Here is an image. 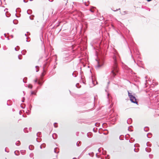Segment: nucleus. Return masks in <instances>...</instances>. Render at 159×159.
<instances>
[{"label": "nucleus", "instance_id": "obj_8", "mask_svg": "<svg viewBox=\"0 0 159 159\" xmlns=\"http://www.w3.org/2000/svg\"><path fill=\"white\" fill-rule=\"evenodd\" d=\"M35 82H36L37 81V79H36L35 80Z\"/></svg>", "mask_w": 159, "mask_h": 159}, {"label": "nucleus", "instance_id": "obj_6", "mask_svg": "<svg viewBox=\"0 0 159 159\" xmlns=\"http://www.w3.org/2000/svg\"><path fill=\"white\" fill-rule=\"evenodd\" d=\"M44 75H45V74H44V72H43V73H42V74L41 75V76H42V77Z\"/></svg>", "mask_w": 159, "mask_h": 159}, {"label": "nucleus", "instance_id": "obj_7", "mask_svg": "<svg viewBox=\"0 0 159 159\" xmlns=\"http://www.w3.org/2000/svg\"><path fill=\"white\" fill-rule=\"evenodd\" d=\"M90 11L92 12H93L94 11L93 10V9L92 8L90 9Z\"/></svg>", "mask_w": 159, "mask_h": 159}, {"label": "nucleus", "instance_id": "obj_3", "mask_svg": "<svg viewBox=\"0 0 159 159\" xmlns=\"http://www.w3.org/2000/svg\"><path fill=\"white\" fill-rule=\"evenodd\" d=\"M28 87L30 89H32V88L33 86L31 84H29L28 85Z\"/></svg>", "mask_w": 159, "mask_h": 159}, {"label": "nucleus", "instance_id": "obj_5", "mask_svg": "<svg viewBox=\"0 0 159 159\" xmlns=\"http://www.w3.org/2000/svg\"><path fill=\"white\" fill-rule=\"evenodd\" d=\"M98 66L99 67H100L102 65H100L99 63V62H98Z\"/></svg>", "mask_w": 159, "mask_h": 159}, {"label": "nucleus", "instance_id": "obj_2", "mask_svg": "<svg viewBox=\"0 0 159 159\" xmlns=\"http://www.w3.org/2000/svg\"><path fill=\"white\" fill-rule=\"evenodd\" d=\"M128 95L131 102L133 103L138 104V102L136 100L135 97L132 95L131 93H128Z\"/></svg>", "mask_w": 159, "mask_h": 159}, {"label": "nucleus", "instance_id": "obj_4", "mask_svg": "<svg viewBox=\"0 0 159 159\" xmlns=\"http://www.w3.org/2000/svg\"><path fill=\"white\" fill-rule=\"evenodd\" d=\"M31 95L34 94V95H36V93L34 91H32L31 93Z\"/></svg>", "mask_w": 159, "mask_h": 159}, {"label": "nucleus", "instance_id": "obj_1", "mask_svg": "<svg viewBox=\"0 0 159 159\" xmlns=\"http://www.w3.org/2000/svg\"><path fill=\"white\" fill-rule=\"evenodd\" d=\"M114 60V64L112 69L111 74L112 76L114 77L116 75L118 72V69L117 68V64L116 62V58L115 56L113 57Z\"/></svg>", "mask_w": 159, "mask_h": 159}]
</instances>
